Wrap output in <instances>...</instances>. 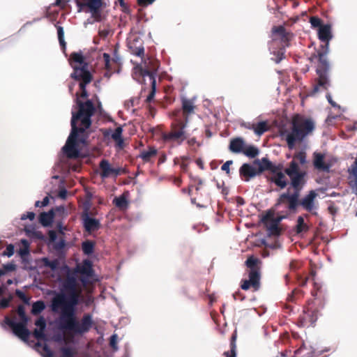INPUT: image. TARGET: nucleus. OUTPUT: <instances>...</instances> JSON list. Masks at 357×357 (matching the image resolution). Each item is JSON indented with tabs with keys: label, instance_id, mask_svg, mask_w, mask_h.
Listing matches in <instances>:
<instances>
[{
	"label": "nucleus",
	"instance_id": "36",
	"mask_svg": "<svg viewBox=\"0 0 357 357\" xmlns=\"http://www.w3.org/2000/svg\"><path fill=\"white\" fill-rule=\"evenodd\" d=\"M45 308V303L43 301H38L33 303L31 313L33 315H38Z\"/></svg>",
	"mask_w": 357,
	"mask_h": 357
},
{
	"label": "nucleus",
	"instance_id": "21",
	"mask_svg": "<svg viewBox=\"0 0 357 357\" xmlns=\"http://www.w3.org/2000/svg\"><path fill=\"white\" fill-rule=\"evenodd\" d=\"M280 169V166L274 165L267 158H262L259 166V172L270 171L271 173H275Z\"/></svg>",
	"mask_w": 357,
	"mask_h": 357
},
{
	"label": "nucleus",
	"instance_id": "56",
	"mask_svg": "<svg viewBox=\"0 0 357 357\" xmlns=\"http://www.w3.org/2000/svg\"><path fill=\"white\" fill-rule=\"evenodd\" d=\"M35 213L33 212H27L26 214H23L21 217V220L29 219L30 220H33L35 218Z\"/></svg>",
	"mask_w": 357,
	"mask_h": 357
},
{
	"label": "nucleus",
	"instance_id": "12",
	"mask_svg": "<svg viewBox=\"0 0 357 357\" xmlns=\"http://www.w3.org/2000/svg\"><path fill=\"white\" fill-rule=\"evenodd\" d=\"M182 107L181 109H176L172 112V116L177 118L180 113L182 112L184 123L186 124L188 121V117L195 113L196 106L194 101L190 99L183 98L181 99Z\"/></svg>",
	"mask_w": 357,
	"mask_h": 357
},
{
	"label": "nucleus",
	"instance_id": "60",
	"mask_svg": "<svg viewBox=\"0 0 357 357\" xmlns=\"http://www.w3.org/2000/svg\"><path fill=\"white\" fill-rule=\"evenodd\" d=\"M232 164L231 160H228L226 162H225L222 166L221 167V169L222 171L226 172L227 174H229V166Z\"/></svg>",
	"mask_w": 357,
	"mask_h": 357
},
{
	"label": "nucleus",
	"instance_id": "4",
	"mask_svg": "<svg viewBox=\"0 0 357 357\" xmlns=\"http://www.w3.org/2000/svg\"><path fill=\"white\" fill-rule=\"evenodd\" d=\"M315 128L314 122L311 119L305 118L296 114L291 121V130L282 132L281 135L284 136L289 149L295 146L296 142H301L308 135H311Z\"/></svg>",
	"mask_w": 357,
	"mask_h": 357
},
{
	"label": "nucleus",
	"instance_id": "42",
	"mask_svg": "<svg viewBox=\"0 0 357 357\" xmlns=\"http://www.w3.org/2000/svg\"><path fill=\"white\" fill-rule=\"evenodd\" d=\"M151 90L146 99V103H150L153 100V98L155 94V91H156V81H153V84H151Z\"/></svg>",
	"mask_w": 357,
	"mask_h": 357
},
{
	"label": "nucleus",
	"instance_id": "24",
	"mask_svg": "<svg viewBox=\"0 0 357 357\" xmlns=\"http://www.w3.org/2000/svg\"><path fill=\"white\" fill-rule=\"evenodd\" d=\"M273 174L274 176L271 177L272 182L281 189L284 188L287 185V181L284 174L281 172V169Z\"/></svg>",
	"mask_w": 357,
	"mask_h": 357
},
{
	"label": "nucleus",
	"instance_id": "17",
	"mask_svg": "<svg viewBox=\"0 0 357 357\" xmlns=\"http://www.w3.org/2000/svg\"><path fill=\"white\" fill-rule=\"evenodd\" d=\"M313 165L319 171L329 172L331 165L324 162V155L321 153H314Z\"/></svg>",
	"mask_w": 357,
	"mask_h": 357
},
{
	"label": "nucleus",
	"instance_id": "16",
	"mask_svg": "<svg viewBox=\"0 0 357 357\" xmlns=\"http://www.w3.org/2000/svg\"><path fill=\"white\" fill-rule=\"evenodd\" d=\"M35 325L37 326V328H35L33 332L34 337L38 340H46V335L45 331L47 324L45 319L43 316H40L36 320Z\"/></svg>",
	"mask_w": 357,
	"mask_h": 357
},
{
	"label": "nucleus",
	"instance_id": "48",
	"mask_svg": "<svg viewBox=\"0 0 357 357\" xmlns=\"http://www.w3.org/2000/svg\"><path fill=\"white\" fill-rule=\"evenodd\" d=\"M142 75L143 77H148L149 78L151 84H153V81H155L154 73L149 70H142Z\"/></svg>",
	"mask_w": 357,
	"mask_h": 357
},
{
	"label": "nucleus",
	"instance_id": "59",
	"mask_svg": "<svg viewBox=\"0 0 357 357\" xmlns=\"http://www.w3.org/2000/svg\"><path fill=\"white\" fill-rule=\"evenodd\" d=\"M18 252L21 257L24 259L25 256L29 255V250L28 247H24V248H20Z\"/></svg>",
	"mask_w": 357,
	"mask_h": 357
},
{
	"label": "nucleus",
	"instance_id": "20",
	"mask_svg": "<svg viewBox=\"0 0 357 357\" xmlns=\"http://www.w3.org/2000/svg\"><path fill=\"white\" fill-rule=\"evenodd\" d=\"M100 176L102 178H106L113 176L114 167H112L107 160L103 159L100 162Z\"/></svg>",
	"mask_w": 357,
	"mask_h": 357
},
{
	"label": "nucleus",
	"instance_id": "33",
	"mask_svg": "<svg viewBox=\"0 0 357 357\" xmlns=\"http://www.w3.org/2000/svg\"><path fill=\"white\" fill-rule=\"evenodd\" d=\"M236 337H237V335H236V332L235 331L231 337V340H230V347H231V351H225L224 353V355L226 356V357H236Z\"/></svg>",
	"mask_w": 357,
	"mask_h": 357
},
{
	"label": "nucleus",
	"instance_id": "23",
	"mask_svg": "<svg viewBox=\"0 0 357 357\" xmlns=\"http://www.w3.org/2000/svg\"><path fill=\"white\" fill-rule=\"evenodd\" d=\"M245 145L242 138L236 137L230 141L229 150L233 153H243Z\"/></svg>",
	"mask_w": 357,
	"mask_h": 357
},
{
	"label": "nucleus",
	"instance_id": "27",
	"mask_svg": "<svg viewBox=\"0 0 357 357\" xmlns=\"http://www.w3.org/2000/svg\"><path fill=\"white\" fill-rule=\"evenodd\" d=\"M158 150L153 146H149L148 150H143L139 154L141 158L144 162H149L151 161L152 158L157 155Z\"/></svg>",
	"mask_w": 357,
	"mask_h": 357
},
{
	"label": "nucleus",
	"instance_id": "55",
	"mask_svg": "<svg viewBox=\"0 0 357 357\" xmlns=\"http://www.w3.org/2000/svg\"><path fill=\"white\" fill-rule=\"evenodd\" d=\"M48 204H49V198H48V197H44V199L42 202H40V201L36 202L35 206L36 207H42V206H47Z\"/></svg>",
	"mask_w": 357,
	"mask_h": 357
},
{
	"label": "nucleus",
	"instance_id": "37",
	"mask_svg": "<svg viewBox=\"0 0 357 357\" xmlns=\"http://www.w3.org/2000/svg\"><path fill=\"white\" fill-rule=\"evenodd\" d=\"M113 203L115 206L121 209L126 208L128 206V202L123 195L119 197H115L113 200Z\"/></svg>",
	"mask_w": 357,
	"mask_h": 357
},
{
	"label": "nucleus",
	"instance_id": "18",
	"mask_svg": "<svg viewBox=\"0 0 357 357\" xmlns=\"http://www.w3.org/2000/svg\"><path fill=\"white\" fill-rule=\"evenodd\" d=\"M26 326L27 324L16 323L12 328L13 333L24 342H27L30 335V331Z\"/></svg>",
	"mask_w": 357,
	"mask_h": 357
},
{
	"label": "nucleus",
	"instance_id": "50",
	"mask_svg": "<svg viewBox=\"0 0 357 357\" xmlns=\"http://www.w3.org/2000/svg\"><path fill=\"white\" fill-rule=\"evenodd\" d=\"M65 245H66L65 240L61 238L58 241H55L54 248L56 251H60L64 248Z\"/></svg>",
	"mask_w": 357,
	"mask_h": 357
},
{
	"label": "nucleus",
	"instance_id": "47",
	"mask_svg": "<svg viewBox=\"0 0 357 357\" xmlns=\"http://www.w3.org/2000/svg\"><path fill=\"white\" fill-rule=\"evenodd\" d=\"M16 296L26 305L29 304V298L27 297L25 294L20 289L15 291Z\"/></svg>",
	"mask_w": 357,
	"mask_h": 357
},
{
	"label": "nucleus",
	"instance_id": "64",
	"mask_svg": "<svg viewBox=\"0 0 357 357\" xmlns=\"http://www.w3.org/2000/svg\"><path fill=\"white\" fill-rule=\"evenodd\" d=\"M4 322L6 324H7L8 326H10L11 328L15 326L16 322H15L13 319L9 318L8 317H6L4 319Z\"/></svg>",
	"mask_w": 357,
	"mask_h": 357
},
{
	"label": "nucleus",
	"instance_id": "5",
	"mask_svg": "<svg viewBox=\"0 0 357 357\" xmlns=\"http://www.w3.org/2000/svg\"><path fill=\"white\" fill-rule=\"evenodd\" d=\"M306 162V153L299 151L294 155L293 160L285 168L284 173L289 177L293 188H303L305 184L306 172L300 169L299 164L303 165Z\"/></svg>",
	"mask_w": 357,
	"mask_h": 357
},
{
	"label": "nucleus",
	"instance_id": "31",
	"mask_svg": "<svg viewBox=\"0 0 357 357\" xmlns=\"http://www.w3.org/2000/svg\"><path fill=\"white\" fill-rule=\"evenodd\" d=\"M243 153L246 156L254 158L257 157L259 153V150L257 147L253 145H245Z\"/></svg>",
	"mask_w": 357,
	"mask_h": 357
},
{
	"label": "nucleus",
	"instance_id": "62",
	"mask_svg": "<svg viewBox=\"0 0 357 357\" xmlns=\"http://www.w3.org/2000/svg\"><path fill=\"white\" fill-rule=\"evenodd\" d=\"M301 290L294 289V291H292L291 294L288 296L287 300L291 302L294 301L295 296L297 295L298 294H301Z\"/></svg>",
	"mask_w": 357,
	"mask_h": 357
},
{
	"label": "nucleus",
	"instance_id": "51",
	"mask_svg": "<svg viewBox=\"0 0 357 357\" xmlns=\"http://www.w3.org/2000/svg\"><path fill=\"white\" fill-rule=\"evenodd\" d=\"M275 58L273 59L276 63H280L284 58V51H278L275 53Z\"/></svg>",
	"mask_w": 357,
	"mask_h": 357
},
{
	"label": "nucleus",
	"instance_id": "28",
	"mask_svg": "<svg viewBox=\"0 0 357 357\" xmlns=\"http://www.w3.org/2000/svg\"><path fill=\"white\" fill-rule=\"evenodd\" d=\"M268 231V234L271 236H279L281 233V229H280L278 225H277V222H273L271 220H269V222H266V223H263Z\"/></svg>",
	"mask_w": 357,
	"mask_h": 357
},
{
	"label": "nucleus",
	"instance_id": "54",
	"mask_svg": "<svg viewBox=\"0 0 357 357\" xmlns=\"http://www.w3.org/2000/svg\"><path fill=\"white\" fill-rule=\"evenodd\" d=\"M67 3V0H56L55 3L53 5L60 7L61 9H65Z\"/></svg>",
	"mask_w": 357,
	"mask_h": 357
},
{
	"label": "nucleus",
	"instance_id": "1",
	"mask_svg": "<svg viewBox=\"0 0 357 357\" xmlns=\"http://www.w3.org/2000/svg\"><path fill=\"white\" fill-rule=\"evenodd\" d=\"M62 269L66 271V277L59 280L61 292L52 299V310L61 311L59 321L61 329L82 335L91 329L93 319L90 314H84L80 321L77 319L76 306L79 303L82 289L75 273L91 277L93 272L92 264L89 260H84L81 266H77L74 270H71L66 265Z\"/></svg>",
	"mask_w": 357,
	"mask_h": 357
},
{
	"label": "nucleus",
	"instance_id": "25",
	"mask_svg": "<svg viewBox=\"0 0 357 357\" xmlns=\"http://www.w3.org/2000/svg\"><path fill=\"white\" fill-rule=\"evenodd\" d=\"M123 128L121 126L117 127L112 132L111 137L115 142L116 146L120 149L124 147V141L122 137Z\"/></svg>",
	"mask_w": 357,
	"mask_h": 357
},
{
	"label": "nucleus",
	"instance_id": "53",
	"mask_svg": "<svg viewBox=\"0 0 357 357\" xmlns=\"http://www.w3.org/2000/svg\"><path fill=\"white\" fill-rule=\"evenodd\" d=\"M15 269H16V265L13 263H10V264H7L3 266V271H6V273L8 271H14Z\"/></svg>",
	"mask_w": 357,
	"mask_h": 357
},
{
	"label": "nucleus",
	"instance_id": "7",
	"mask_svg": "<svg viewBox=\"0 0 357 357\" xmlns=\"http://www.w3.org/2000/svg\"><path fill=\"white\" fill-rule=\"evenodd\" d=\"M77 11L90 13L96 22L102 20V9L104 5L102 0H75Z\"/></svg>",
	"mask_w": 357,
	"mask_h": 357
},
{
	"label": "nucleus",
	"instance_id": "39",
	"mask_svg": "<svg viewBox=\"0 0 357 357\" xmlns=\"http://www.w3.org/2000/svg\"><path fill=\"white\" fill-rule=\"evenodd\" d=\"M57 29L58 39L61 47L66 46V42L64 41V31L63 28L61 26H56Z\"/></svg>",
	"mask_w": 357,
	"mask_h": 357
},
{
	"label": "nucleus",
	"instance_id": "26",
	"mask_svg": "<svg viewBox=\"0 0 357 357\" xmlns=\"http://www.w3.org/2000/svg\"><path fill=\"white\" fill-rule=\"evenodd\" d=\"M54 215V209L48 212H43L39 215V221L42 225L45 227L49 226L52 222Z\"/></svg>",
	"mask_w": 357,
	"mask_h": 357
},
{
	"label": "nucleus",
	"instance_id": "63",
	"mask_svg": "<svg viewBox=\"0 0 357 357\" xmlns=\"http://www.w3.org/2000/svg\"><path fill=\"white\" fill-rule=\"evenodd\" d=\"M114 173L113 176H117L119 175L123 174L126 173V170L123 168L118 167V168H114Z\"/></svg>",
	"mask_w": 357,
	"mask_h": 357
},
{
	"label": "nucleus",
	"instance_id": "43",
	"mask_svg": "<svg viewBox=\"0 0 357 357\" xmlns=\"http://www.w3.org/2000/svg\"><path fill=\"white\" fill-rule=\"evenodd\" d=\"M75 354V351L70 347H63L61 349V357H74Z\"/></svg>",
	"mask_w": 357,
	"mask_h": 357
},
{
	"label": "nucleus",
	"instance_id": "30",
	"mask_svg": "<svg viewBox=\"0 0 357 357\" xmlns=\"http://www.w3.org/2000/svg\"><path fill=\"white\" fill-rule=\"evenodd\" d=\"M269 130V126L266 121H260L256 123H254V130L253 131L257 135H261L265 132Z\"/></svg>",
	"mask_w": 357,
	"mask_h": 357
},
{
	"label": "nucleus",
	"instance_id": "15",
	"mask_svg": "<svg viewBox=\"0 0 357 357\" xmlns=\"http://www.w3.org/2000/svg\"><path fill=\"white\" fill-rule=\"evenodd\" d=\"M82 219L84 229L89 233L97 231L100 227V221L89 217V213L86 211L82 214Z\"/></svg>",
	"mask_w": 357,
	"mask_h": 357
},
{
	"label": "nucleus",
	"instance_id": "9",
	"mask_svg": "<svg viewBox=\"0 0 357 357\" xmlns=\"http://www.w3.org/2000/svg\"><path fill=\"white\" fill-rule=\"evenodd\" d=\"M70 77L77 81H79V88L82 91L80 96L83 98L88 97V92L86 89V86L92 81L91 73L86 70V65L82 67H73V73Z\"/></svg>",
	"mask_w": 357,
	"mask_h": 357
},
{
	"label": "nucleus",
	"instance_id": "58",
	"mask_svg": "<svg viewBox=\"0 0 357 357\" xmlns=\"http://www.w3.org/2000/svg\"><path fill=\"white\" fill-rule=\"evenodd\" d=\"M43 351L45 352V357H52L53 356V352L52 350L49 348V347L47 344H45L43 346Z\"/></svg>",
	"mask_w": 357,
	"mask_h": 357
},
{
	"label": "nucleus",
	"instance_id": "14",
	"mask_svg": "<svg viewBox=\"0 0 357 357\" xmlns=\"http://www.w3.org/2000/svg\"><path fill=\"white\" fill-rule=\"evenodd\" d=\"M273 35L278 36V38H274L273 40H280L281 45L283 49L288 47L290 45V41L294 37V34L287 31L283 26H275L272 29Z\"/></svg>",
	"mask_w": 357,
	"mask_h": 357
},
{
	"label": "nucleus",
	"instance_id": "44",
	"mask_svg": "<svg viewBox=\"0 0 357 357\" xmlns=\"http://www.w3.org/2000/svg\"><path fill=\"white\" fill-rule=\"evenodd\" d=\"M13 300V296L10 295L8 298H3L0 300V308L6 309L9 307L10 303Z\"/></svg>",
	"mask_w": 357,
	"mask_h": 357
},
{
	"label": "nucleus",
	"instance_id": "38",
	"mask_svg": "<svg viewBox=\"0 0 357 357\" xmlns=\"http://www.w3.org/2000/svg\"><path fill=\"white\" fill-rule=\"evenodd\" d=\"M43 262L45 266L50 268L52 271H56L59 264V260L56 259L49 260L47 258H44Z\"/></svg>",
	"mask_w": 357,
	"mask_h": 357
},
{
	"label": "nucleus",
	"instance_id": "3",
	"mask_svg": "<svg viewBox=\"0 0 357 357\" xmlns=\"http://www.w3.org/2000/svg\"><path fill=\"white\" fill-rule=\"evenodd\" d=\"M318 38L321 41L325 43L324 45H321L317 52L312 55V59L318 60V64L316 69V73L318 75L317 84L314 86L313 91L318 92L319 87L324 90H327L330 86V81L328 79V71L330 70V64L327 59V55L329 52V42L333 38L331 32V25L329 24H324L318 29Z\"/></svg>",
	"mask_w": 357,
	"mask_h": 357
},
{
	"label": "nucleus",
	"instance_id": "41",
	"mask_svg": "<svg viewBox=\"0 0 357 357\" xmlns=\"http://www.w3.org/2000/svg\"><path fill=\"white\" fill-rule=\"evenodd\" d=\"M310 22L311 24V26L312 28H320L324 24H322L321 20L317 17V16H312L310 18Z\"/></svg>",
	"mask_w": 357,
	"mask_h": 357
},
{
	"label": "nucleus",
	"instance_id": "29",
	"mask_svg": "<svg viewBox=\"0 0 357 357\" xmlns=\"http://www.w3.org/2000/svg\"><path fill=\"white\" fill-rule=\"evenodd\" d=\"M309 230V226L305 222L304 218L300 215L297 218L296 225L295 227V231L296 234L306 232Z\"/></svg>",
	"mask_w": 357,
	"mask_h": 357
},
{
	"label": "nucleus",
	"instance_id": "8",
	"mask_svg": "<svg viewBox=\"0 0 357 357\" xmlns=\"http://www.w3.org/2000/svg\"><path fill=\"white\" fill-rule=\"evenodd\" d=\"M176 123H174L171 126V129L169 132H163L162 134V139L166 143H174L178 145L182 144L185 140L186 136L184 129L186 124L181 120H176Z\"/></svg>",
	"mask_w": 357,
	"mask_h": 357
},
{
	"label": "nucleus",
	"instance_id": "40",
	"mask_svg": "<svg viewBox=\"0 0 357 357\" xmlns=\"http://www.w3.org/2000/svg\"><path fill=\"white\" fill-rule=\"evenodd\" d=\"M102 59H103L105 70H112V63H111L112 60H111L110 55L108 53H103Z\"/></svg>",
	"mask_w": 357,
	"mask_h": 357
},
{
	"label": "nucleus",
	"instance_id": "22",
	"mask_svg": "<svg viewBox=\"0 0 357 357\" xmlns=\"http://www.w3.org/2000/svg\"><path fill=\"white\" fill-rule=\"evenodd\" d=\"M70 63L73 68L74 66L82 67L86 65L88 70V65L84 62V58L81 52H73L70 56Z\"/></svg>",
	"mask_w": 357,
	"mask_h": 357
},
{
	"label": "nucleus",
	"instance_id": "57",
	"mask_svg": "<svg viewBox=\"0 0 357 357\" xmlns=\"http://www.w3.org/2000/svg\"><path fill=\"white\" fill-rule=\"evenodd\" d=\"M155 0H137V3L143 7L152 4Z\"/></svg>",
	"mask_w": 357,
	"mask_h": 357
},
{
	"label": "nucleus",
	"instance_id": "52",
	"mask_svg": "<svg viewBox=\"0 0 357 357\" xmlns=\"http://www.w3.org/2000/svg\"><path fill=\"white\" fill-rule=\"evenodd\" d=\"M182 162L181 163V169L183 172H186L188 169V165L187 163L185 162V160L188 159V157L187 156H182L181 158Z\"/></svg>",
	"mask_w": 357,
	"mask_h": 357
},
{
	"label": "nucleus",
	"instance_id": "2",
	"mask_svg": "<svg viewBox=\"0 0 357 357\" xmlns=\"http://www.w3.org/2000/svg\"><path fill=\"white\" fill-rule=\"evenodd\" d=\"M77 112H72L71 132L66 141L63 151L68 158H77L79 156L77 141L78 133H82L91 125V118L96 108L91 100L82 102L77 98Z\"/></svg>",
	"mask_w": 357,
	"mask_h": 357
},
{
	"label": "nucleus",
	"instance_id": "49",
	"mask_svg": "<svg viewBox=\"0 0 357 357\" xmlns=\"http://www.w3.org/2000/svg\"><path fill=\"white\" fill-rule=\"evenodd\" d=\"M15 252L14 245L13 244H9L6 246V250L3 252V256H7L8 257L13 255Z\"/></svg>",
	"mask_w": 357,
	"mask_h": 357
},
{
	"label": "nucleus",
	"instance_id": "45",
	"mask_svg": "<svg viewBox=\"0 0 357 357\" xmlns=\"http://www.w3.org/2000/svg\"><path fill=\"white\" fill-rule=\"evenodd\" d=\"M117 342H118V335L116 334H113L110 337L109 340V346L112 349L113 351H116L118 350V346H117Z\"/></svg>",
	"mask_w": 357,
	"mask_h": 357
},
{
	"label": "nucleus",
	"instance_id": "6",
	"mask_svg": "<svg viewBox=\"0 0 357 357\" xmlns=\"http://www.w3.org/2000/svg\"><path fill=\"white\" fill-rule=\"evenodd\" d=\"M248 268H249L248 271V280H242L241 287L243 290H248L250 288L253 289L254 291H258L260 288L261 283V261L252 255L248 257L245 262Z\"/></svg>",
	"mask_w": 357,
	"mask_h": 357
},
{
	"label": "nucleus",
	"instance_id": "34",
	"mask_svg": "<svg viewBox=\"0 0 357 357\" xmlns=\"http://www.w3.org/2000/svg\"><path fill=\"white\" fill-rule=\"evenodd\" d=\"M17 313L20 319L19 324H28L29 321V317L26 314L25 307L22 305H20L17 309Z\"/></svg>",
	"mask_w": 357,
	"mask_h": 357
},
{
	"label": "nucleus",
	"instance_id": "10",
	"mask_svg": "<svg viewBox=\"0 0 357 357\" xmlns=\"http://www.w3.org/2000/svg\"><path fill=\"white\" fill-rule=\"evenodd\" d=\"M319 314V309L314 303H308L299 316L298 325L301 327H309L314 324Z\"/></svg>",
	"mask_w": 357,
	"mask_h": 357
},
{
	"label": "nucleus",
	"instance_id": "32",
	"mask_svg": "<svg viewBox=\"0 0 357 357\" xmlns=\"http://www.w3.org/2000/svg\"><path fill=\"white\" fill-rule=\"evenodd\" d=\"M95 248V243L92 241H85L82 243V250L84 255H91Z\"/></svg>",
	"mask_w": 357,
	"mask_h": 357
},
{
	"label": "nucleus",
	"instance_id": "61",
	"mask_svg": "<svg viewBox=\"0 0 357 357\" xmlns=\"http://www.w3.org/2000/svg\"><path fill=\"white\" fill-rule=\"evenodd\" d=\"M49 239L50 242H55L57 238V235L55 231L50 230L48 232Z\"/></svg>",
	"mask_w": 357,
	"mask_h": 357
},
{
	"label": "nucleus",
	"instance_id": "35",
	"mask_svg": "<svg viewBox=\"0 0 357 357\" xmlns=\"http://www.w3.org/2000/svg\"><path fill=\"white\" fill-rule=\"evenodd\" d=\"M283 217H274V213L268 211L261 218L262 223H266V222H269V220L273 221V222H277V225H279L280 222L282 220Z\"/></svg>",
	"mask_w": 357,
	"mask_h": 357
},
{
	"label": "nucleus",
	"instance_id": "11",
	"mask_svg": "<svg viewBox=\"0 0 357 357\" xmlns=\"http://www.w3.org/2000/svg\"><path fill=\"white\" fill-rule=\"evenodd\" d=\"M303 188H294V192L289 194L284 192L280 195L276 205L278 206L282 204H287V208L291 212H296L301 199H299L300 192Z\"/></svg>",
	"mask_w": 357,
	"mask_h": 357
},
{
	"label": "nucleus",
	"instance_id": "19",
	"mask_svg": "<svg viewBox=\"0 0 357 357\" xmlns=\"http://www.w3.org/2000/svg\"><path fill=\"white\" fill-rule=\"evenodd\" d=\"M239 173L241 176L244 177L245 181H248L250 178L257 175V172L251 165L245 163L241 167Z\"/></svg>",
	"mask_w": 357,
	"mask_h": 357
},
{
	"label": "nucleus",
	"instance_id": "46",
	"mask_svg": "<svg viewBox=\"0 0 357 357\" xmlns=\"http://www.w3.org/2000/svg\"><path fill=\"white\" fill-rule=\"evenodd\" d=\"M131 50V52L132 54L136 55L139 57H142L144 55V48L143 46H140L138 47L132 48V46L130 47Z\"/></svg>",
	"mask_w": 357,
	"mask_h": 357
},
{
	"label": "nucleus",
	"instance_id": "13",
	"mask_svg": "<svg viewBox=\"0 0 357 357\" xmlns=\"http://www.w3.org/2000/svg\"><path fill=\"white\" fill-rule=\"evenodd\" d=\"M317 197V193L314 190H310L305 196H304L300 201L299 206L311 213L313 215H317V205L315 203V199Z\"/></svg>",
	"mask_w": 357,
	"mask_h": 357
}]
</instances>
